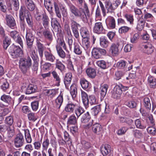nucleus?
<instances>
[{
  "label": "nucleus",
  "instance_id": "54",
  "mask_svg": "<svg viewBox=\"0 0 156 156\" xmlns=\"http://www.w3.org/2000/svg\"><path fill=\"white\" fill-rule=\"evenodd\" d=\"M58 46H60V47H62L63 49L67 52H69V51L67 47V46L65 42L63 39H60L58 40Z\"/></svg>",
  "mask_w": 156,
  "mask_h": 156
},
{
  "label": "nucleus",
  "instance_id": "3",
  "mask_svg": "<svg viewBox=\"0 0 156 156\" xmlns=\"http://www.w3.org/2000/svg\"><path fill=\"white\" fill-rule=\"evenodd\" d=\"M9 51L13 58H15L22 56V50L19 46L13 44L10 47Z\"/></svg>",
  "mask_w": 156,
  "mask_h": 156
},
{
  "label": "nucleus",
  "instance_id": "5",
  "mask_svg": "<svg viewBox=\"0 0 156 156\" xmlns=\"http://www.w3.org/2000/svg\"><path fill=\"white\" fill-rule=\"evenodd\" d=\"M92 56L96 59L102 58L103 56L106 53V50L100 48H94L92 50Z\"/></svg>",
  "mask_w": 156,
  "mask_h": 156
},
{
  "label": "nucleus",
  "instance_id": "64",
  "mask_svg": "<svg viewBox=\"0 0 156 156\" xmlns=\"http://www.w3.org/2000/svg\"><path fill=\"white\" fill-rule=\"evenodd\" d=\"M133 135L134 136L137 138H141L143 137L142 132L139 130L135 129L133 131Z\"/></svg>",
  "mask_w": 156,
  "mask_h": 156
},
{
  "label": "nucleus",
  "instance_id": "35",
  "mask_svg": "<svg viewBox=\"0 0 156 156\" xmlns=\"http://www.w3.org/2000/svg\"><path fill=\"white\" fill-rule=\"evenodd\" d=\"M55 65V68L59 70L61 73H63L65 71L66 67L58 59H56Z\"/></svg>",
  "mask_w": 156,
  "mask_h": 156
},
{
  "label": "nucleus",
  "instance_id": "28",
  "mask_svg": "<svg viewBox=\"0 0 156 156\" xmlns=\"http://www.w3.org/2000/svg\"><path fill=\"white\" fill-rule=\"evenodd\" d=\"M147 83L151 88H156V79L153 76L150 75L147 78Z\"/></svg>",
  "mask_w": 156,
  "mask_h": 156
},
{
  "label": "nucleus",
  "instance_id": "26",
  "mask_svg": "<svg viewBox=\"0 0 156 156\" xmlns=\"http://www.w3.org/2000/svg\"><path fill=\"white\" fill-rule=\"evenodd\" d=\"M57 91L56 89H45L44 90V94L46 96L52 98L56 95L57 93Z\"/></svg>",
  "mask_w": 156,
  "mask_h": 156
},
{
  "label": "nucleus",
  "instance_id": "33",
  "mask_svg": "<svg viewBox=\"0 0 156 156\" xmlns=\"http://www.w3.org/2000/svg\"><path fill=\"white\" fill-rule=\"evenodd\" d=\"M51 74L53 77V80L55 82V85L57 86H59L61 80L59 76L55 71H53L51 72Z\"/></svg>",
  "mask_w": 156,
  "mask_h": 156
},
{
  "label": "nucleus",
  "instance_id": "34",
  "mask_svg": "<svg viewBox=\"0 0 156 156\" xmlns=\"http://www.w3.org/2000/svg\"><path fill=\"white\" fill-rule=\"evenodd\" d=\"M21 131H24L26 141L27 143H31L32 141V138L29 129L26 128H22Z\"/></svg>",
  "mask_w": 156,
  "mask_h": 156
},
{
  "label": "nucleus",
  "instance_id": "40",
  "mask_svg": "<svg viewBox=\"0 0 156 156\" xmlns=\"http://www.w3.org/2000/svg\"><path fill=\"white\" fill-rule=\"evenodd\" d=\"M41 20L42 23L44 27L46 28L48 27L49 24V19L45 13L43 14Z\"/></svg>",
  "mask_w": 156,
  "mask_h": 156
},
{
  "label": "nucleus",
  "instance_id": "43",
  "mask_svg": "<svg viewBox=\"0 0 156 156\" xmlns=\"http://www.w3.org/2000/svg\"><path fill=\"white\" fill-rule=\"evenodd\" d=\"M80 33L83 38H89V31L86 27H82L80 30Z\"/></svg>",
  "mask_w": 156,
  "mask_h": 156
},
{
  "label": "nucleus",
  "instance_id": "58",
  "mask_svg": "<svg viewBox=\"0 0 156 156\" xmlns=\"http://www.w3.org/2000/svg\"><path fill=\"white\" fill-rule=\"evenodd\" d=\"M54 7L55 13L56 14V16L59 19H61L62 16L59 10V8L58 4L55 2H54Z\"/></svg>",
  "mask_w": 156,
  "mask_h": 156
},
{
  "label": "nucleus",
  "instance_id": "61",
  "mask_svg": "<svg viewBox=\"0 0 156 156\" xmlns=\"http://www.w3.org/2000/svg\"><path fill=\"white\" fill-rule=\"evenodd\" d=\"M11 41L10 39L7 36L5 37V39L3 41V47L5 49H6L10 44Z\"/></svg>",
  "mask_w": 156,
  "mask_h": 156
},
{
  "label": "nucleus",
  "instance_id": "8",
  "mask_svg": "<svg viewBox=\"0 0 156 156\" xmlns=\"http://www.w3.org/2000/svg\"><path fill=\"white\" fill-rule=\"evenodd\" d=\"M91 126H92V131L94 134L97 135L101 134L102 127L100 124L96 122L93 124L92 122H90L86 126V127L87 128H89Z\"/></svg>",
  "mask_w": 156,
  "mask_h": 156
},
{
  "label": "nucleus",
  "instance_id": "20",
  "mask_svg": "<svg viewBox=\"0 0 156 156\" xmlns=\"http://www.w3.org/2000/svg\"><path fill=\"white\" fill-rule=\"evenodd\" d=\"M112 150V148L110 145L105 144L103 145L101 147V151L104 156H106L110 153Z\"/></svg>",
  "mask_w": 156,
  "mask_h": 156
},
{
  "label": "nucleus",
  "instance_id": "60",
  "mask_svg": "<svg viewBox=\"0 0 156 156\" xmlns=\"http://www.w3.org/2000/svg\"><path fill=\"white\" fill-rule=\"evenodd\" d=\"M26 21L28 26L32 28L33 26V22L31 14L26 18Z\"/></svg>",
  "mask_w": 156,
  "mask_h": 156
},
{
  "label": "nucleus",
  "instance_id": "62",
  "mask_svg": "<svg viewBox=\"0 0 156 156\" xmlns=\"http://www.w3.org/2000/svg\"><path fill=\"white\" fill-rule=\"evenodd\" d=\"M11 6H13V9L16 11L18 10L19 7V3L18 0H11Z\"/></svg>",
  "mask_w": 156,
  "mask_h": 156
},
{
  "label": "nucleus",
  "instance_id": "2",
  "mask_svg": "<svg viewBox=\"0 0 156 156\" xmlns=\"http://www.w3.org/2000/svg\"><path fill=\"white\" fill-rule=\"evenodd\" d=\"M32 65V60L29 56L27 58H22L19 61V67L23 73L29 70Z\"/></svg>",
  "mask_w": 156,
  "mask_h": 156
},
{
  "label": "nucleus",
  "instance_id": "9",
  "mask_svg": "<svg viewBox=\"0 0 156 156\" xmlns=\"http://www.w3.org/2000/svg\"><path fill=\"white\" fill-rule=\"evenodd\" d=\"M68 100L67 104L65 106L64 110L66 112L71 113L74 112L77 106V105L76 103L69 100V99Z\"/></svg>",
  "mask_w": 156,
  "mask_h": 156
},
{
  "label": "nucleus",
  "instance_id": "32",
  "mask_svg": "<svg viewBox=\"0 0 156 156\" xmlns=\"http://www.w3.org/2000/svg\"><path fill=\"white\" fill-rule=\"evenodd\" d=\"M80 83L82 87L84 90H86L90 88V83L84 78L80 79Z\"/></svg>",
  "mask_w": 156,
  "mask_h": 156
},
{
  "label": "nucleus",
  "instance_id": "23",
  "mask_svg": "<svg viewBox=\"0 0 156 156\" xmlns=\"http://www.w3.org/2000/svg\"><path fill=\"white\" fill-rule=\"evenodd\" d=\"M81 97L85 108H87L88 107V100L89 97L87 94L83 90H81Z\"/></svg>",
  "mask_w": 156,
  "mask_h": 156
},
{
  "label": "nucleus",
  "instance_id": "47",
  "mask_svg": "<svg viewBox=\"0 0 156 156\" xmlns=\"http://www.w3.org/2000/svg\"><path fill=\"white\" fill-rule=\"evenodd\" d=\"M91 119V116L88 112L84 113L81 119V122L83 123H86L88 122Z\"/></svg>",
  "mask_w": 156,
  "mask_h": 156
},
{
  "label": "nucleus",
  "instance_id": "59",
  "mask_svg": "<svg viewBox=\"0 0 156 156\" xmlns=\"http://www.w3.org/2000/svg\"><path fill=\"white\" fill-rule=\"evenodd\" d=\"M51 26L53 29L61 26L57 19L56 18H51Z\"/></svg>",
  "mask_w": 156,
  "mask_h": 156
},
{
  "label": "nucleus",
  "instance_id": "57",
  "mask_svg": "<svg viewBox=\"0 0 156 156\" xmlns=\"http://www.w3.org/2000/svg\"><path fill=\"white\" fill-rule=\"evenodd\" d=\"M53 29L55 31L57 32L56 35L58 39L59 38L62 37L63 34L61 26L57 27L56 28H54Z\"/></svg>",
  "mask_w": 156,
  "mask_h": 156
},
{
  "label": "nucleus",
  "instance_id": "18",
  "mask_svg": "<svg viewBox=\"0 0 156 156\" xmlns=\"http://www.w3.org/2000/svg\"><path fill=\"white\" fill-rule=\"evenodd\" d=\"M63 93L61 91L59 95L55 100V104L56 107L60 109L63 102Z\"/></svg>",
  "mask_w": 156,
  "mask_h": 156
},
{
  "label": "nucleus",
  "instance_id": "31",
  "mask_svg": "<svg viewBox=\"0 0 156 156\" xmlns=\"http://www.w3.org/2000/svg\"><path fill=\"white\" fill-rule=\"evenodd\" d=\"M25 3L29 11H32L35 8V4L32 0H25Z\"/></svg>",
  "mask_w": 156,
  "mask_h": 156
},
{
  "label": "nucleus",
  "instance_id": "37",
  "mask_svg": "<svg viewBox=\"0 0 156 156\" xmlns=\"http://www.w3.org/2000/svg\"><path fill=\"white\" fill-rule=\"evenodd\" d=\"M109 51L110 54L113 56L117 55V43H112L110 46Z\"/></svg>",
  "mask_w": 156,
  "mask_h": 156
},
{
  "label": "nucleus",
  "instance_id": "36",
  "mask_svg": "<svg viewBox=\"0 0 156 156\" xmlns=\"http://www.w3.org/2000/svg\"><path fill=\"white\" fill-rule=\"evenodd\" d=\"M44 5L45 8L51 15H53L52 5L51 0H44Z\"/></svg>",
  "mask_w": 156,
  "mask_h": 156
},
{
  "label": "nucleus",
  "instance_id": "39",
  "mask_svg": "<svg viewBox=\"0 0 156 156\" xmlns=\"http://www.w3.org/2000/svg\"><path fill=\"white\" fill-rule=\"evenodd\" d=\"M73 52L76 55H80L82 54V49L79 44L76 42L73 43Z\"/></svg>",
  "mask_w": 156,
  "mask_h": 156
},
{
  "label": "nucleus",
  "instance_id": "24",
  "mask_svg": "<svg viewBox=\"0 0 156 156\" xmlns=\"http://www.w3.org/2000/svg\"><path fill=\"white\" fill-rule=\"evenodd\" d=\"M36 46L40 57L42 58L43 52L45 47L43 44H42L38 40H37L36 41Z\"/></svg>",
  "mask_w": 156,
  "mask_h": 156
},
{
  "label": "nucleus",
  "instance_id": "10",
  "mask_svg": "<svg viewBox=\"0 0 156 156\" xmlns=\"http://www.w3.org/2000/svg\"><path fill=\"white\" fill-rule=\"evenodd\" d=\"M93 30L94 33L98 34L104 33L105 32L103 24L100 22L95 23Z\"/></svg>",
  "mask_w": 156,
  "mask_h": 156
},
{
  "label": "nucleus",
  "instance_id": "55",
  "mask_svg": "<svg viewBox=\"0 0 156 156\" xmlns=\"http://www.w3.org/2000/svg\"><path fill=\"white\" fill-rule=\"evenodd\" d=\"M88 107H89V103L91 105L97 104L98 102L96 101V98L94 95H91L89 96L88 100Z\"/></svg>",
  "mask_w": 156,
  "mask_h": 156
},
{
  "label": "nucleus",
  "instance_id": "27",
  "mask_svg": "<svg viewBox=\"0 0 156 156\" xmlns=\"http://www.w3.org/2000/svg\"><path fill=\"white\" fill-rule=\"evenodd\" d=\"M86 73L88 76L90 78L94 79L96 75L95 69L92 67L87 68L86 71Z\"/></svg>",
  "mask_w": 156,
  "mask_h": 156
},
{
  "label": "nucleus",
  "instance_id": "45",
  "mask_svg": "<svg viewBox=\"0 0 156 156\" xmlns=\"http://www.w3.org/2000/svg\"><path fill=\"white\" fill-rule=\"evenodd\" d=\"M77 121L76 118L74 115H70L68 118L67 124L69 126L72 125H75L77 123Z\"/></svg>",
  "mask_w": 156,
  "mask_h": 156
},
{
  "label": "nucleus",
  "instance_id": "48",
  "mask_svg": "<svg viewBox=\"0 0 156 156\" xmlns=\"http://www.w3.org/2000/svg\"><path fill=\"white\" fill-rule=\"evenodd\" d=\"M96 64L98 66L103 69H106L108 67L106 62L103 60L98 61Z\"/></svg>",
  "mask_w": 156,
  "mask_h": 156
},
{
  "label": "nucleus",
  "instance_id": "21",
  "mask_svg": "<svg viewBox=\"0 0 156 156\" xmlns=\"http://www.w3.org/2000/svg\"><path fill=\"white\" fill-rule=\"evenodd\" d=\"M70 93L73 100L76 97L77 94V86L75 83H73L70 86Z\"/></svg>",
  "mask_w": 156,
  "mask_h": 156
},
{
  "label": "nucleus",
  "instance_id": "16",
  "mask_svg": "<svg viewBox=\"0 0 156 156\" xmlns=\"http://www.w3.org/2000/svg\"><path fill=\"white\" fill-rule=\"evenodd\" d=\"M49 50V51H45L44 52L45 59L51 62H54L56 59V57L50 48Z\"/></svg>",
  "mask_w": 156,
  "mask_h": 156
},
{
  "label": "nucleus",
  "instance_id": "17",
  "mask_svg": "<svg viewBox=\"0 0 156 156\" xmlns=\"http://www.w3.org/2000/svg\"><path fill=\"white\" fill-rule=\"evenodd\" d=\"M106 23L108 28L109 29H113L115 27V21L113 17H108L106 20Z\"/></svg>",
  "mask_w": 156,
  "mask_h": 156
},
{
  "label": "nucleus",
  "instance_id": "13",
  "mask_svg": "<svg viewBox=\"0 0 156 156\" xmlns=\"http://www.w3.org/2000/svg\"><path fill=\"white\" fill-rule=\"evenodd\" d=\"M65 29L66 32L67 34L69 36V37H68L67 39V43L69 45V50L72 51L73 41L72 38V35L69 26L68 25H65Z\"/></svg>",
  "mask_w": 156,
  "mask_h": 156
},
{
  "label": "nucleus",
  "instance_id": "19",
  "mask_svg": "<svg viewBox=\"0 0 156 156\" xmlns=\"http://www.w3.org/2000/svg\"><path fill=\"white\" fill-rule=\"evenodd\" d=\"M72 76V74L71 73H66L65 76L64 83L67 89H69V87L70 86L71 82Z\"/></svg>",
  "mask_w": 156,
  "mask_h": 156
},
{
  "label": "nucleus",
  "instance_id": "25",
  "mask_svg": "<svg viewBox=\"0 0 156 156\" xmlns=\"http://www.w3.org/2000/svg\"><path fill=\"white\" fill-rule=\"evenodd\" d=\"M37 85L30 84L27 87L26 91V94H29L35 93L37 92Z\"/></svg>",
  "mask_w": 156,
  "mask_h": 156
},
{
  "label": "nucleus",
  "instance_id": "14",
  "mask_svg": "<svg viewBox=\"0 0 156 156\" xmlns=\"http://www.w3.org/2000/svg\"><path fill=\"white\" fill-rule=\"evenodd\" d=\"M19 17L21 21H23L25 17L30 14V11L24 6H21L19 10Z\"/></svg>",
  "mask_w": 156,
  "mask_h": 156
},
{
  "label": "nucleus",
  "instance_id": "22",
  "mask_svg": "<svg viewBox=\"0 0 156 156\" xmlns=\"http://www.w3.org/2000/svg\"><path fill=\"white\" fill-rule=\"evenodd\" d=\"M42 36L49 41H52L53 39L52 33L48 28L43 30L42 32Z\"/></svg>",
  "mask_w": 156,
  "mask_h": 156
},
{
  "label": "nucleus",
  "instance_id": "1",
  "mask_svg": "<svg viewBox=\"0 0 156 156\" xmlns=\"http://www.w3.org/2000/svg\"><path fill=\"white\" fill-rule=\"evenodd\" d=\"M69 9L70 12L75 17L80 18L84 22L88 21L86 14L83 9L78 8L73 4L69 5Z\"/></svg>",
  "mask_w": 156,
  "mask_h": 156
},
{
  "label": "nucleus",
  "instance_id": "42",
  "mask_svg": "<svg viewBox=\"0 0 156 156\" xmlns=\"http://www.w3.org/2000/svg\"><path fill=\"white\" fill-rule=\"evenodd\" d=\"M56 48L58 56L62 59H65L66 56V54L62 47L60 46L56 45Z\"/></svg>",
  "mask_w": 156,
  "mask_h": 156
},
{
  "label": "nucleus",
  "instance_id": "29",
  "mask_svg": "<svg viewBox=\"0 0 156 156\" xmlns=\"http://www.w3.org/2000/svg\"><path fill=\"white\" fill-rule=\"evenodd\" d=\"M108 86L107 84H104L101 86L100 88L101 95L100 98L101 100H103L106 96Z\"/></svg>",
  "mask_w": 156,
  "mask_h": 156
},
{
  "label": "nucleus",
  "instance_id": "52",
  "mask_svg": "<svg viewBox=\"0 0 156 156\" xmlns=\"http://www.w3.org/2000/svg\"><path fill=\"white\" fill-rule=\"evenodd\" d=\"M13 122L14 119L12 116L10 115L6 117L5 120V123L8 126H13Z\"/></svg>",
  "mask_w": 156,
  "mask_h": 156
},
{
  "label": "nucleus",
  "instance_id": "7",
  "mask_svg": "<svg viewBox=\"0 0 156 156\" xmlns=\"http://www.w3.org/2000/svg\"><path fill=\"white\" fill-rule=\"evenodd\" d=\"M113 2L111 3L110 1L106 0L105 1V4L106 10H107L106 13H112L117 8V0H113Z\"/></svg>",
  "mask_w": 156,
  "mask_h": 156
},
{
  "label": "nucleus",
  "instance_id": "38",
  "mask_svg": "<svg viewBox=\"0 0 156 156\" xmlns=\"http://www.w3.org/2000/svg\"><path fill=\"white\" fill-rule=\"evenodd\" d=\"M143 105L144 107L147 111H150L151 108V103L149 98L145 97L143 99Z\"/></svg>",
  "mask_w": 156,
  "mask_h": 156
},
{
  "label": "nucleus",
  "instance_id": "41",
  "mask_svg": "<svg viewBox=\"0 0 156 156\" xmlns=\"http://www.w3.org/2000/svg\"><path fill=\"white\" fill-rule=\"evenodd\" d=\"M100 43L101 46L103 48H107L109 43V42L105 37H102L100 38Z\"/></svg>",
  "mask_w": 156,
  "mask_h": 156
},
{
  "label": "nucleus",
  "instance_id": "63",
  "mask_svg": "<svg viewBox=\"0 0 156 156\" xmlns=\"http://www.w3.org/2000/svg\"><path fill=\"white\" fill-rule=\"evenodd\" d=\"M145 23V21L143 20H138L137 25V29L139 30H141L144 28Z\"/></svg>",
  "mask_w": 156,
  "mask_h": 156
},
{
  "label": "nucleus",
  "instance_id": "11",
  "mask_svg": "<svg viewBox=\"0 0 156 156\" xmlns=\"http://www.w3.org/2000/svg\"><path fill=\"white\" fill-rule=\"evenodd\" d=\"M6 24L10 28L14 29L16 26V21L14 17L10 14H6L5 17Z\"/></svg>",
  "mask_w": 156,
  "mask_h": 156
},
{
  "label": "nucleus",
  "instance_id": "15",
  "mask_svg": "<svg viewBox=\"0 0 156 156\" xmlns=\"http://www.w3.org/2000/svg\"><path fill=\"white\" fill-rule=\"evenodd\" d=\"M143 46V52L148 55H151L154 51V47L150 43H148Z\"/></svg>",
  "mask_w": 156,
  "mask_h": 156
},
{
  "label": "nucleus",
  "instance_id": "56",
  "mask_svg": "<svg viewBox=\"0 0 156 156\" xmlns=\"http://www.w3.org/2000/svg\"><path fill=\"white\" fill-rule=\"evenodd\" d=\"M28 120L33 122L35 121L37 119V116L36 114L31 112L27 115Z\"/></svg>",
  "mask_w": 156,
  "mask_h": 156
},
{
  "label": "nucleus",
  "instance_id": "30",
  "mask_svg": "<svg viewBox=\"0 0 156 156\" xmlns=\"http://www.w3.org/2000/svg\"><path fill=\"white\" fill-rule=\"evenodd\" d=\"M69 18L70 21L71 27L72 30H78V27H81L80 25L74 20V18L73 16H70Z\"/></svg>",
  "mask_w": 156,
  "mask_h": 156
},
{
  "label": "nucleus",
  "instance_id": "53",
  "mask_svg": "<svg viewBox=\"0 0 156 156\" xmlns=\"http://www.w3.org/2000/svg\"><path fill=\"white\" fill-rule=\"evenodd\" d=\"M1 88L4 92H7L9 91V84L6 80H5L3 82L1 86Z\"/></svg>",
  "mask_w": 156,
  "mask_h": 156
},
{
  "label": "nucleus",
  "instance_id": "51",
  "mask_svg": "<svg viewBox=\"0 0 156 156\" xmlns=\"http://www.w3.org/2000/svg\"><path fill=\"white\" fill-rule=\"evenodd\" d=\"M135 123L137 128L140 129H144L146 128L145 125L142 122L140 119H137L135 121Z\"/></svg>",
  "mask_w": 156,
  "mask_h": 156
},
{
  "label": "nucleus",
  "instance_id": "4",
  "mask_svg": "<svg viewBox=\"0 0 156 156\" xmlns=\"http://www.w3.org/2000/svg\"><path fill=\"white\" fill-rule=\"evenodd\" d=\"M34 37L30 29L27 30L25 35V41L28 48H31L33 47Z\"/></svg>",
  "mask_w": 156,
  "mask_h": 156
},
{
  "label": "nucleus",
  "instance_id": "46",
  "mask_svg": "<svg viewBox=\"0 0 156 156\" xmlns=\"http://www.w3.org/2000/svg\"><path fill=\"white\" fill-rule=\"evenodd\" d=\"M89 38H83L82 45L85 50H87L90 48V42Z\"/></svg>",
  "mask_w": 156,
  "mask_h": 156
},
{
  "label": "nucleus",
  "instance_id": "49",
  "mask_svg": "<svg viewBox=\"0 0 156 156\" xmlns=\"http://www.w3.org/2000/svg\"><path fill=\"white\" fill-rule=\"evenodd\" d=\"M101 111V108L100 105L94 106L91 109V113L92 115L96 116Z\"/></svg>",
  "mask_w": 156,
  "mask_h": 156
},
{
  "label": "nucleus",
  "instance_id": "12",
  "mask_svg": "<svg viewBox=\"0 0 156 156\" xmlns=\"http://www.w3.org/2000/svg\"><path fill=\"white\" fill-rule=\"evenodd\" d=\"M0 100L8 105H12L14 104V98L9 95H6L5 94H3L1 97Z\"/></svg>",
  "mask_w": 156,
  "mask_h": 156
},
{
  "label": "nucleus",
  "instance_id": "44",
  "mask_svg": "<svg viewBox=\"0 0 156 156\" xmlns=\"http://www.w3.org/2000/svg\"><path fill=\"white\" fill-rule=\"evenodd\" d=\"M8 136L12 137L15 134V130L14 126H8L6 128Z\"/></svg>",
  "mask_w": 156,
  "mask_h": 156
},
{
  "label": "nucleus",
  "instance_id": "50",
  "mask_svg": "<svg viewBox=\"0 0 156 156\" xmlns=\"http://www.w3.org/2000/svg\"><path fill=\"white\" fill-rule=\"evenodd\" d=\"M50 144L49 140L47 136L44 137L42 143V148L43 150L47 151Z\"/></svg>",
  "mask_w": 156,
  "mask_h": 156
},
{
  "label": "nucleus",
  "instance_id": "6",
  "mask_svg": "<svg viewBox=\"0 0 156 156\" xmlns=\"http://www.w3.org/2000/svg\"><path fill=\"white\" fill-rule=\"evenodd\" d=\"M14 140V144L16 148L21 147L23 144L24 141L23 135L22 134V131L19 130Z\"/></svg>",
  "mask_w": 156,
  "mask_h": 156
}]
</instances>
